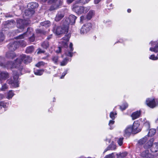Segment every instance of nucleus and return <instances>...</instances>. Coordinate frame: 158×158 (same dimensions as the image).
Returning a JSON list of instances; mask_svg holds the SVG:
<instances>
[{
    "label": "nucleus",
    "instance_id": "1",
    "mask_svg": "<svg viewBox=\"0 0 158 158\" xmlns=\"http://www.w3.org/2000/svg\"><path fill=\"white\" fill-rule=\"evenodd\" d=\"M22 62L19 57L10 62V68H15L12 70L13 80L10 81V87L15 88L19 86L18 79L19 76L22 74L21 71L23 69Z\"/></svg>",
    "mask_w": 158,
    "mask_h": 158
},
{
    "label": "nucleus",
    "instance_id": "2",
    "mask_svg": "<svg viewBox=\"0 0 158 158\" xmlns=\"http://www.w3.org/2000/svg\"><path fill=\"white\" fill-rule=\"evenodd\" d=\"M62 26H55L53 28L54 32L58 35L68 32L69 29L68 27H67L64 23H62Z\"/></svg>",
    "mask_w": 158,
    "mask_h": 158
},
{
    "label": "nucleus",
    "instance_id": "3",
    "mask_svg": "<svg viewBox=\"0 0 158 158\" xmlns=\"http://www.w3.org/2000/svg\"><path fill=\"white\" fill-rule=\"evenodd\" d=\"M10 52H8L6 54L5 58L0 56V66L4 67L9 68L10 62Z\"/></svg>",
    "mask_w": 158,
    "mask_h": 158
},
{
    "label": "nucleus",
    "instance_id": "4",
    "mask_svg": "<svg viewBox=\"0 0 158 158\" xmlns=\"http://www.w3.org/2000/svg\"><path fill=\"white\" fill-rule=\"evenodd\" d=\"M89 6L84 7L79 6L77 4L73 6V10L78 14H81L83 13H85L87 12L90 9Z\"/></svg>",
    "mask_w": 158,
    "mask_h": 158
},
{
    "label": "nucleus",
    "instance_id": "5",
    "mask_svg": "<svg viewBox=\"0 0 158 158\" xmlns=\"http://www.w3.org/2000/svg\"><path fill=\"white\" fill-rule=\"evenodd\" d=\"M76 19L77 17L76 16L73 15H71L68 18H64L62 20V23H64L69 28V24L71 25L74 24L75 22Z\"/></svg>",
    "mask_w": 158,
    "mask_h": 158
},
{
    "label": "nucleus",
    "instance_id": "6",
    "mask_svg": "<svg viewBox=\"0 0 158 158\" xmlns=\"http://www.w3.org/2000/svg\"><path fill=\"white\" fill-rule=\"evenodd\" d=\"M92 27V25L90 23H87L85 24L81 29V34H86L90 31Z\"/></svg>",
    "mask_w": 158,
    "mask_h": 158
},
{
    "label": "nucleus",
    "instance_id": "7",
    "mask_svg": "<svg viewBox=\"0 0 158 158\" xmlns=\"http://www.w3.org/2000/svg\"><path fill=\"white\" fill-rule=\"evenodd\" d=\"M146 102L148 106L152 108H154L158 105V102L156 101L153 98H148Z\"/></svg>",
    "mask_w": 158,
    "mask_h": 158
},
{
    "label": "nucleus",
    "instance_id": "8",
    "mask_svg": "<svg viewBox=\"0 0 158 158\" xmlns=\"http://www.w3.org/2000/svg\"><path fill=\"white\" fill-rule=\"evenodd\" d=\"M26 24V21L24 20L19 19L17 21V27L21 30V31H19L18 32H21L23 31V29H24L25 25Z\"/></svg>",
    "mask_w": 158,
    "mask_h": 158
},
{
    "label": "nucleus",
    "instance_id": "9",
    "mask_svg": "<svg viewBox=\"0 0 158 158\" xmlns=\"http://www.w3.org/2000/svg\"><path fill=\"white\" fill-rule=\"evenodd\" d=\"M142 158H154V156L150 153L149 150L143 151L140 154Z\"/></svg>",
    "mask_w": 158,
    "mask_h": 158
},
{
    "label": "nucleus",
    "instance_id": "10",
    "mask_svg": "<svg viewBox=\"0 0 158 158\" xmlns=\"http://www.w3.org/2000/svg\"><path fill=\"white\" fill-rule=\"evenodd\" d=\"M149 44L153 47L150 48V51L155 53L157 52H158V42L157 41H151Z\"/></svg>",
    "mask_w": 158,
    "mask_h": 158
},
{
    "label": "nucleus",
    "instance_id": "11",
    "mask_svg": "<svg viewBox=\"0 0 158 158\" xmlns=\"http://www.w3.org/2000/svg\"><path fill=\"white\" fill-rule=\"evenodd\" d=\"M10 50L14 51L18 48L19 46V43L18 40L14 41L10 40Z\"/></svg>",
    "mask_w": 158,
    "mask_h": 158
},
{
    "label": "nucleus",
    "instance_id": "12",
    "mask_svg": "<svg viewBox=\"0 0 158 158\" xmlns=\"http://www.w3.org/2000/svg\"><path fill=\"white\" fill-rule=\"evenodd\" d=\"M139 126V124L138 121L134 122L132 127L133 133L136 134L140 131V129L138 128Z\"/></svg>",
    "mask_w": 158,
    "mask_h": 158
},
{
    "label": "nucleus",
    "instance_id": "13",
    "mask_svg": "<svg viewBox=\"0 0 158 158\" xmlns=\"http://www.w3.org/2000/svg\"><path fill=\"white\" fill-rule=\"evenodd\" d=\"M22 62L24 61L25 63H27L31 61V58L28 56L22 54L19 56Z\"/></svg>",
    "mask_w": 158,
    "mask_h": 158
},
{
    "label": "nucleus",
    "instance_id": "14",
    "mask_svg": "<svg viewBox=\"0 0 158 158\" xmlns=\"http://www.w3.org/2000/svg\"><path fill=\"white\" fill-rule=\"evenodd\" d=\"M64 14L63 12L58 11L55 17V20L57 22L60 21L64 17Z\"/></svg>",
    "mask_w": 158,
    "mask_h": 158
},
{
    "label": "nucleus",
    "instance_id": "15",
    "mask_svg": "<svg viewBox=\"0 0 158 158\" xmlns=\"http://www.w3.org/2000/svg\"><path fill=\"white\" fill-rule=\"evenodd\" d=\"M32 30L31 28H28L27 31L23 34L19 35V36L15 37V39H22L26 35L30 34L32 31Z\"/></svg>",
    "mask_w": 158,
    "mask_h": 158
},
{
    "label": "nucleus",
    "instance_id": "16",
    "mask_svg": "<svg viewBox=\"0 0 158 158\" xmlns=\"http://www.w3.org/2000/svg\"><path fill=\"white\" fill-rule=\"evenodd\" d=\"M70 36V34H68L67 35H65V36L62 38L63 40H64V41H63V44H64V47L65 48L68 47L67 43L69 40Z\"/></svg>",
    "mask_w": 158,
    "mask_h": 158
},
{
    "label": "nucleus",
    "instance_id": "17",
    "mask_svg": "<svg viewBox=\"0 0 158 158\" xmlns=\"http://www.w3.org/2000/svg\"><path fill=\"white\" fill-rule=\"evenodd\" d=\"M133 132L132 128L131 126H128L124 131V135L125 136H129Z\"/></svg>",
    "mask_w": 158,
    "mask_h": 158
},
{
    "label": "nucleus",
    "instance_id": "18",
    "mask_svg": "<svg viewBox=\"0 0 158 158\" xmlns=\"http://www.w3.org/2000/svg\"><path fill=\"white\" fill-rule=\"evenodd\" d=\"M154 140L153 138L151 139L144 145V148L145 149H151L153 144Z\"/></svg>",
    "mask_w": 158,
    "mask_h": 158
},
{
    "label": "nucleus",
    "instance_id": "19",
    "mask_svg": "<svg viewBox=\"0 0 158 158\" xmlns=\"http://www.w3.org/2000/svg\"><path fill=\"white\" fill-rule=\"evenodd\" d=\"M63 2V0H59V5L57 4H53L52 5L50 8V10H56L60 7V6L62 5Z\"/></svg>",
    "mask_w": 158,
    "mask_h": 158
},
{
    "label": "nucleus",
    "instance_id": "20",
    "mask_svg": "<svg viewBox=\"0 0 158 158\" xmlns=\"http://www.w3.org/2000/svg\"><path fill=\"white\" fill-rule=\"evenodd\" d=\"M35 11L34 10L30 9L28 8V9L25 10L24 12V15L26 16L30 17L33 15Z\"/></svg>",
    "mask_w": 158,
    "mask_h": 158
},
{
    "label": "nucleus",
    "instance_id": "21",
    "mask_svg": "<svg viewBox=\"0 0 158 158\" xmlns=\"http://www.w3.org/2000/svg\"><path fill=\"white\" fill-rule=\"evenodd\" d=\"M27 7L28 9L34 10L38 6V3L36 2H31L27 5Z\"/></svg>",
    "mask_w": 158,
    "mask_h": 158
},
{
    "label": "nucleus",
    "instance_id": "22",
    "mask_svg": "<svg viewBox=\"0 0 158 158\" xmlns=\"http://www.w3.org/2000/svg\"><path fill=\"white\" fill-rule=\"evenodd\" d=\"M152 152H156L158 150V141L157 143H155L153 144L152 147L150 149Z\"/></svg>",
    "mask_w": 158,
    "mask_h": 158
},
{
    "label": "nucleus",
    "instance_id": "23",
    "mask_svg": "<svg viewBox=\"0 0 158 158\" xmlns=\"http://www.w3.org/2000/svg\"><path fill=\"white\" fill-rule=\"evenodd\" d=\"M8 74L6 72H1L0 71V80L5 79L8 76Z\"/></svg>",
    "mask_w": 158,
    "mask_h": 158
},
{
    "label": "nucleus",
    "instance_id": "24",
    "mask_svg": "<svg viewBox=\"0 0 158 158\" xmlns=\"http://www.w3.org/2000/svg\"><path fill=\"white\" fill-rule=\"evenodd\" d=\"M140 115V112L139 111H136L133 113L131 115L133 120L135 119L138 118Z\"/></svg>",
    "mask_w": 158,
    "mask_h": 158
},
{
    "label": "nucleus",
    "instance_id": "25",
    "mask_svg": "<svg viewBox=\"0 0 158 158\" xmlns=\"http://www.w3.org/2000/svg\"><path fill=\"white\" fill-rule=\"evenodd\" d=\"M116 148V146L113 143H111L105 150L103 153H105L107 151L110 150H114Z\"/></svg>",
    "mask_w": 158,
    "mask_h": 158
},
{
    "label": "nucleus",
    "instance_id": "26",
    "mask_svg": "<svg viewBox=\"0 0 158 158\" xmlns=\"http://www.w3.org/2000/svg\"><path fill=\"white\" fill-rule=\"evenodd\" d=\"M73 44L72 43H70L69 45V48H70V51L67 52H66V54L68 56L72 57L73 56V53L72 52L73 50Z\"/></svg>",
    "mask_w": 158,
    "mask_h": 158
},
{
    "label": "nucleus",
    "instance_id": "27",
    "mask_svg": "<svg viewBox=\"0 0 158 158\" xmlns=\"http://www.w3.org/2000/svg\"><path fill=\"white\" fill-rule=\"evenodd\" d=\"M49 42L46 40L43 42L41 44V46L43 48L47 49L49 47Z\"/></svg>",
    "mask_w": 158,
    "mask_h": 158
},
{
    "label": "nucleus",
    "instance_id": "28",
    "mask_svg": "<svg viewBox=\"0 0 158 158\" xmlns=\"http://www.w3.org/2000/svg\"><path fill=\"white\" fill-rule=\"evenodd\" d=\"M40 25L43 26H44L45 27H47L50 26L51 25V23L49 21H46L44 22H42L40 23Z\"/></svg>",
    "mask_w": 158,
    "mask_h": 158
},
{
    "label": "nucleus",
    "instance_id": "29",
    "mask_svg": "<svg viewBox=\"0 0 158 158\" xmlns=\"http://www.w3.org/2000/svg\"><path fill=\"white\" fill-rule=\"evenodd\" d=\"M34 48L33 46H30L26 48V51L27 53H31L34 51Z\"/></svg>",
    "mask_w": 158,
    "mask_h": 158
},
{
    "label": "nucleus",
    "instance_id": "30",
    "mask_svg": "<svg viewBox=\"0 0 158 158\" xmlns=\"http://www.w3.org/2000/svg\"><path fill=\"white\" fill-rule=\"evenodd\" d=\"M147 137H145L142 139H141L138 142L139 145H142L144 143L147 141Z\"/></svg>",
    "mask_w": 158,
    "mask_h": 158
},
{
    "label": "nucleus",
    "instance_id": "31",
    "mask_svg": "<svg viewBox=\"0 0 158 158\" xmlns=\"http://www.w3.org/2000/svg\"><path fill=\"white\" fill-rule=\"evenodd\" d=\"M44 72V70H37L34 72V73L36 75L40 76L43 74Z\"/></svg>",
    "mask_w": 158,
    "mask_h": 158
},
{
    "label": "nucleus",
    "instance_id": "32",
    "mask_svg": "<svg viewBox=\"0 0 158 158\" xmlns=\"http://www.w3.org/2000/svg\"><path fill=\"white\" fill-rule=\"evenodd\" d=\"M156 131L154 129H151L149 130L148 135L149 136H152L155 134Z\"/></svg>",
    "mask_w": 158,
    "mask_h": 158
},
{
    "label": "nucleus",
    "instance_id": "33",
    "mask_svg": "<svg viewBox=\"0 0 158 158\" xmlns=\"http://www.w3.org/2000/svg\"><path fill=\"white\" fill-rule=\"evenodd\" d=\"M94 11L90 10L87 16V19L90 20L94 15Z\"/></svg>",
    "mask_w": 158,
    "mask_h": 158
},
{
    "label": "nucleus",
    "instance_id": "34",
    "mask_svg": "<svg viewBox=\"0 0 158 158\" xmlns=\"http://www.w3.org/2000/svg\"><path fill=\"white\" fill-rule=\"evenodd\" d=\"M52 60L53 62L56 64H58V57L57 56H54L52 58Z\"/></svg>",
    "mask_w": 158,
    "mask_h": 158
},
{
    "label": "nucleus",
    "instance_id": "35",
    "mask_svg": "<svg viewBox=\"0 0 158 158\" xmlns=\"http://www.w3.org/2000/svg\"><path fill=\"white\" fill-rule=\"evenodd\" d=\"M68 61V59L67 58H64L63 60L60 62V65L61 66H64L66 65Z\"/></svg>",
    "mask_w": 158,
    "mask_h": 158
},
{
    "label": "nucleus",
    "instance_id": "36",
    "mask_svg": "<svg viewBox=\"0 0 158 158\" xmlns=\"http://www.w3.org/2000/svg\"><path fill=\"white\" fill-rule=\"evenodd\" d=\"M128 106V105L127 103H124L121 106H120V109L122 110H125Z\"/></svg>",
    "mask_w": 158,
    "mask_h": 158
},
{
    "label": "nucleus",
    "instance_id": "37",
    "mask_svg": "<svg viewBox=\"0 0 158 158\" xmlns=\"http://www.w3.org/2000/svg\"><path fill=\"white\" fill-rule=\"evenodd\" d=\"M90 0H79L77 1V3H81V4H85L89 2Z\"/></svg>",
    "mask_w": 158,
    "mask_h": 158
},
{
    "label": "nucleus",
    "instance_id": "38",
    "mask_svg": "<svg viewBox=\"0 0 158 158\" xmlns=\"http://www.w3.org/2000/svg\"><path fill=\"white\" fill-rule=\"evenodd\" d=\"M116 114L117 113H116L111 112L110 113V116L112 120H114L115 118V115H116Z\"/></svg>",
    "mask_w": 158,
    "mask_h": 158
},
{
    "label": "nucleus",
    "instance_id": "39",
    "mask_svg": "<svg viewBox=\"0 0 158 158\" xmlns=\"http://www.w3.org/2000/svg\"><path fill=\"white\" fill-rule=\"evenodd\" d=\"M19 45L24 47L27 45L26 43L23 40H20L19 41Z\"/></svg>",
    "mask_w": 158,
    "mask_h": 158
},
{
    "label": "nucleus",
    "instance_id": "40",
    "mask_svg": "<svg viewBox=\"0 0 158 158\" xmlns=\"http://www.w3.org/2000/svg\"><path fill=\"white\" fill-rule=\"evenodd\" d=\"M114 157V153H112L111 154L106 155L104 158H113Z\"/></svg>",
    "mask_w": 158,
    "mask_h": 158
},
{
    "label": "nucleus",
    "instance_id": "41",
    "mask_svg": "<svg viewBox=\"0 0 158 158\" xmlns=\"http://www.w3.org/2000/svg\"><path fill=\"white\" fill-rule=\"evenodd\" d=\"M8 87L7 85L5 84L2 85L1 89V90L2 91H5L7 88H8Z\"/></svg>",
    "mask_w": 158,
    "mask_h": 158
},
{
    "label": "nucleus",
    "instance_id": "42",
    "mask_svg": "<svg viewBox=\"0 0 158 158\" xmlns=\"http://www.w3.org/2000/svg\"><path fill=\"white\" fill-rule=\"evenodd\" d=\"M3 104L2 102H0V109L2 110V111H0L1 113H2L3 110H4V109L6 108V106L3 105Z\"/></svg>",
    "mask_w": 158,
    "mask_h": 158
},
{
    "label": "nucleus",
    "instance_id": "43",
    "mask_svg": "<svg viewBox=\"0 0 158 158\" xmlns=\"http://www.w3.org/2000/svg\"><path fill=\"white\" fill-rule=\"evenodd\" d=\"M45 63L43 61H40L35 66L38 67H40L41 66H43L44 65Z\"/></svg>",
    "mask_w": 158,
    "mask_h": 158
},
{
    "label": "nucleus",
    "instance_id": "44",
    "mask_svg": "<svg viewBox=\"0 0 158 158\" xmlns=\"http://www.w3.org/2000/svg\"><path fill=\"white\" fill-rule=\"evenodd\" d=\"M144 126L147 129H149L150 128V123L148 121H146L144 123Z\"/></svg>",
    "mask_w": 158,
    "mask_h": 158
},
{
    "label": "nucleus",
    "instance_id": "45",
    "mask_svg": "<svg viewBox=\"0 0 158 158\" xmlns=\"http://www.w3.org/2000/svg\"><path fill=\"white\" fill-rule=\"evenodd\" d=\"M36 32L37 33H40L43 35H45L46 34V32L40 29H38L36 31Z\"/></svg>",
    "mask_w": 158,
    "mask_h": 158
},
{
    "label": "nucleus",
    "instance_id": "46",
    "mask_svg": "<svg viewBox=\"0 0 158 158\" xmlns=\"http://www.w3.org/2000/svg\"><path fill=\"white\" fill-rule=\"evenodd\" d=\"M114 121L113 120H110L109 121V125L110 127V129H112L113 127H112V126L114 123Z\"/></svg>",
    "mask_w": 158,
    "mask_h": 158
},
{
    "label": "nucleus",
    "instance_id": "47",
    "mask_svg": "<svg viewBox=\"0 0 158 158\" xmlns=\"http://www.w3.org/2000/svg\"><path fill=\"white\" fill-rule=\"evenodd\" d=\"M123 138H120L118 140V143L119 145L121 146L123 143Z\"/></svg>",
    "mask_w": 158,
    "mask_h": 158
},
{
    "label": "nucleus",
    "instance_id": "48",
    "mask_svg": "<svg viewBox=\"0 0 158 158\" xmlns=\"http://www.w3.org/2000/svg\"><path fill=\"white\" fill-rule=\"evenodd\" d=\"M4 39V35L2 33H0V42L3 41Z\"/></svg>",
    "mask_w": 158,
    "mask_h": 158
},
{
    "label": "nucleus",
    "instance_id": "49",
    "mask_svg": "<svg viewBox=\"0 0 158 158\" xmlns=\"http://www.w3.org/2000/svg\"><path fill=\"white\" fill-rule=\"evenodd\" d=\"M149 58L150 59L154 60H157L158 59V58L157 57H155L154 55H151Z\"/></svg>",
    "mask_w": 158,
    "mask_h": 158
},
{
    "label": "nucleus",
    "instance_id": "50",
    "mask_svg": "<svg viewBox=\"0 0 158 158\" xmlns=\"http://www.w3.org/2000/svg\"><path fill=\"white\" fill-rule=\"evenodd\" d=\"M35 37L34 34H33L32 36L29 38V40L31 42H33L35 41Z\"/></svg>",
    "mask_w": 158,
    "mask_h": 158
},
{
    "label": "nucleus",
    "instance_id": "51",
    "mask_svg": "<svg viewBox=\"0 0 158 158\" xmlns=\"http://www.w3.org/2000/svg\"><path fill=\"white\" fill-rule=\"evenodd\" d=\"M37 51V54H38L42 53H44L45 52L44 51L41 49L40 48H39L38 49Z\"/></svg>",
    "mask_w": 158,
    "mask_h": 158
},
{
    "label": "nucleus",
    "instance_id": "52",
    "mask_svg": "<svg viewBox=\"0 0 158 158\" xmlns=\"http://www.w3.org/2000/svg\"><path fill=\"white\" fill-rule=\"evenodd\" d=\"M58 0H49L48 2L49 3H55Z\"/></svg>",
    "mask_w": 158,
    "mask_h": 158
},
{
    "label": "nucleus",
    "instance_id": "53",
    "mask_svg": "<svg viewBox=\"0 0 158 158\" xmlns=\"http://www.w3.org/2000/svg\"><path fill=\"white\" fill-rule=\"evenodd\" d=\"M67 71L66 70V71H65L64 72H63L62 73V75L60 77L62 79V78H64V76L67 73Z\"/></svg>",
    "mask_w": 158,
    "mask_h": 158
},
{
    "label": "nucleus",
    "instance_id": "54",
    "mask_svg": "<svg viewBox=\"0 0 158 158\" xmlns=\"http://www.w3.org/2000/svg\"><path fill=\"white\" fill-rule=\"evenodd\" d=\"M11 23L12 24L13 27L15 25V22L13 20H10V25H11Z\"/></svg>",
    "mask_w": 158,
    "mask_h": 158
},
{
    "label": "nucleus",
    "instance_id": "55",
    "mask_svg": "<svg viewBox=\"0 0 158 158\" xmlns=\"http://www.w3.org/2000/svg\"><path fill=\"white\" fill-rule=\"evenodd\" d=\"M16 56V54L14 53H10V57H11L12 59H13Z\"/></svg>",
    "mask_w": 158,
    "mask_h": 158
},
{
    "label": "nucleus",
    "instance_id": "56",
    "mask_svg": "<svg viewBox=\"0 0 158 158\" xmlns=\"http://www.w3.org/2000/svg\"><path fill=\"white\" fill-rule=\"evenodd\" d=\"M52 34H51L48 36L47 38V40H46L48 41L50 39H51L52 38Z\"/></svg>",
    "mask_w": 158,
    "mask_h": 158
},
{
    "label": "nucleus",
    "instance_id": "57",
    "mask_svg": "<svg viewBox=\"0 0 158 158\" xmlns=\"http://www.w3.org/2000/svg\"><path fill=\"white\" fill-rule=\"evenodd\" d=\"M61 51V47H59L58 48V49L56 51V52L57 53H60Z\"/></svg>",
    "mask_w": 158,
    "mask_h": 158
},
{
    "label": "nucleus",
    "instance_id": "58",
    "mask_svg": "<svg viewBox=\"0 0 158 158\" xmlns=\"http://www.w3.org/2000/svg\"><path fill=\"white\" fill-rule=\"evenodd\" d=\"M101 0H94V3L95 4H96L99 3Z\"/></svg>",
    "mask_w": 158,
    "mask_h": 158
},
{
    "label": "nucleus",
    "instance_id": "59",
    "mask_svg": "<svg viewBox=\"0 0 158 158\" xmlns=\"http://www.w3.org/2000/svg\"><path fill=\"white\" fill-rule=\"evenodd\" d=\"M4 97V95L3 94H0V100L2 99Z\"/></svg>",
    "mask_w": 158,
    "mask_h": 158
},
{
    "label": "nucleus",
    "instance_id": "60",
    "mask_svg": "<svg viewBox=\"0 0 158 158\" xmlns=\"http://www.w3.org/2000/svg\"><path fill=\"white\" fill-rule=\"evenodd\" d=\"M10 98L14 96V94L12 90H10Z\"/></svg>",
    "mask_w": 158,
    "mask_h": 158
},
{
    "label": "nucleus",
    "instance_id": "61",
    "mask_svg": "<svg viewBox=\"0 0 158 158\" xmlns=\"http://www.w3.org/2000/svg\"><path fill=\"white\" fill-rule=\"evenodd\" d=\"M73 1L74 0H67V2L69 4L72 3Z\"/></svg>",
    "mask_w": 158,
    "mask_h": 158
},
{
    "label": "nucleus",
    "instance_id": "62",
    "mask_svg": "<svg viewBox=\"0 0 158 158\" xmlns=\"http://www.w3.org/2000/svg\"><path fill=\"white\" fill-rule=\"evenodd\" d=\"M80 18H81V21H82L83 20L84 17L83 16H81Z\"/></svg>",
    "mask_w": 158,
    "mask_h": 158
},
{
    "label": "nucleus",
    "instance_id": "63",
    "mask_svg": "<svg viewBox=\"0 0 158 158\" xmlns=\"http://www.w3.org/2000/svg\"><path fill=\"white\" fill-rule=\"evenodd\" d=\"M7 99H10V94H9V93L8 94V96L6 98Z\"/></svg>",
    "mask_w": 158,
    "mask_h": 158
},
{
    "label": "nucleus",
    "instance_id": "64",
    "mask_svg": "<svg viewBox=\"0 0 158 158\" xmlns=\"http://www.w3.org/2000/svg\"><path fill=\"white\" fill-rule=\"evenodd\" d=\"M10 23V21H7L5 22V23H6V24H8Z\"/></svg>",
    "mask_w": 158,
    "mask_h": 158
}]
</instances>
